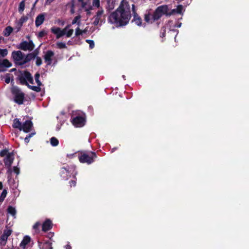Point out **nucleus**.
Instances as JSON below:
<instances>
[{"label": "nucleus", "mask_w": 249, "mask_h": 249, "mask_svg": "<svg viewBox=\"0 0 249 249\" xmlns=\"http://www.w3.org/2000/svg\"><path fill=\"white\" fill-rule=\"evenodd\" d=\"M131 18L130 6L126 0H123L117 9L109 17V20L116 26L126 25Z\"/></svg>", "instance_id": "nucleus-1"}, {"label": "nucleus", "mask_w": 249, "mask_h": 249, "mask_svg": "<svg viewBox=\"0 0 249 249\" xmlns=\"http://www.w3.org/2000/svg\"><path fill=\"white\" fill-rule=\"evenodd\" d=\"M168 8L167 5H162L158 7L153 15L154 20L159 19L163 15H167Z\"/></svg>", "instance_id": "nucleus-2"}, {"label": "nucleus", "mask_w": 249, "mask_h": 249, "mask_svg": "<svg viewBox=\"0 0 249 249\" xmlns=\"http://www.w3.org/2000/svg\"><path fill=\"white\" fill-rule=\"evenodd\" d=\"M12 93L14 95L15 101L18 104L23 103L24 95L18 88L13 87L11 89Z\"/></svg>", "instance_id": "nucleus-3"}, {"label": "nucleus", "mask_w": 249, "mask_h": 249, "mask_svg": "<svg viewBox=\"0 0 249 249\" xmlns=\"http://www.w3.org/2000/svg\"><path fill=\"white\" fill-rule=\"evenodd\" d=\"M12 57L15 62V63L18 65L24 64V55L20 51H14L12 53Z\"/></svg>", "instance_id": "nucleus-4"}, {"label": "nucleus", "mask_w": 249, "mask_h": 249, "mask_svg": "<svg viewBox=\"0 0 249 249\" xmlns=\"http://www.w3.org/2000/svg\"><path fill=\"white\" fill-rule=\"evenodd\" d=\"M70 25L67 26L64 29L61 30L60 28H52V32L56 35V38H59L63 36L65 34L67 30L70 27Z\"/></svg>", "instance_id": "nucleus-5"}, {"label": "nucleus", "mask_w": 249, "mask_h": 249, "mask_svg": "<svg viewBox=\"0 0 249 249\" xmlns=\"http://www.w3.org/2000/svg\"><path fill=\"white\" fill-rule=\"evenodd\" d=\"M34 45L32 41H24L20 44L19 48L24 51H32L34 49Z\"/></svg>", "instance_id": "nucleus-6"}, {"label": "nucleus", "mask_w": 249, "mask_h": 249, "mask_svg": "<svg viewBox=\"0 0 249 249\" xmlns=\"http://www.w3.org/2000/svg\"><path fill=\"white\" fill-rule=\"evenodd\" d=\"M79 2L81 3V7L84 8L85 11L89 14V11L92 9V6L90 5L89 0H78Z\"/></svg>", "instance_id": "nucleus-7"}, {"label": "nucleus", "mask_w": 249, "mask_h": 249, "mask_svg": "<svg viewBox=\"0 0 249 249\" xmlns=\"http://www.w3.org/2000/svg\"><path fill=\"white\" fill-rule=\"evenodd\" d=\"M85 119L82 117H77L73 120V124L77 127H81L84 124Z\"/></svg>", "instance_id": "nucleus-8"}, {"label": "nucleus", "mask_w": 249, "mask_h": 249, "mask_svg": "<svg viewBox=\"0 0 249 249\" xmlns=\"http://www.w3.org/2000/svg\"><path fill=\"white\" fill-rule=\"evenodd\" d=\"M104 11L103 10L98 11L96 15L94 16V21L93 24L94 25H97L99 24L100 22H101V17L103 14Z\"/></svg>", "instance_id": "nucleus-9"}, {"label": "nucleus", "mask_w": 249, "mask_h": 249, "mask_svg": "<svg viewBox=\"0 0 249 249\" xmlns=\"http://www.w3.org/2000/svg\"><path fill=\"white\" fill-rule=\"evenodd\" d=\"M13 153H8L7 155L6 158L4 159V163L8 167L11 166V165L13 161Z\"/></svg>", "instance_id": "nucleus-10"}, {"label": "nucleus", "mask_w": 249, "mask_h": 249, "mask_svg": "<svg viewBox=\"0 0 249 249\" xmlns=\"http://www.w3.org/2000/svg\"><path fill=\"white\" fill-rule=\"evenodd\" d=\"M54 55V53L53 52L51 51H48L46 52V54L44 55V58L45 61L47 62L48 65H50L52 62V57Z\"/></svg>", "instance_id": "nucleus-11"}, {"label": "nucleus", "mask_w": 249, "mask_h": 249, "mask_svg": "<svg viewBox=\"0 0 249 249\" xmlns=\"http://www.w3.org/2000/svg\"><path fill=\"white\" fill-rule=\"evenodd\" d=\"M11 66V63L7 59H3L0 62V71H4L5 68L9 67Z\"/></svg>", "instance_id": "nucleus-12"}, {"label": "nucleus", "mask_w": 249, "mask_h": 249, "mask_svg": "<svg viewBox=\"0 0 249 249\" xmlns=\"http://www.w3.org/2000/svg\"><path fill=\"white\" fill-rule=\"evenodd\" d=\"M79 160L82 162L90 163L93 161V158L86 154H83L79 158Z\"/></svg>", "instance_id": "nucleus-13"}, {"label": "nucleus", "mask_w": 249, "mask_h": 249, "mask_svg": "<svg viewBox=\"0 0 249 249\" xmlns=\"http://www.w3.org/2000/svg\"><path fill=\"white\" fill-rule=\"evenodd\" d=\"M32 125V123L31 121H27L23 124L22 129L25 132H28L30 131Z\"/></svg>", "instance_id": "nucleus-14"}, {"label": "nucleus", "mask_w": 249, "mask_h": 249, "mask_svg": "<svg viewBox=\"0 0 249 249\" xmlns=\"http://www.w3.org/2000/svg\"><path fill=\"white\" fill-rule=\"evenodd\" d=\"M37 53H32L24 56V61H23L24 64L30 61L31 60L35 58L37 55Z\"/></svg>", "instance_id": "nucleus-15"}, {"label": "nucleus", "mask_w": 249, "mask_h": 249, "mask_svg": "<svg viewBox=\"0 0 249 249\" xmlns=\"http://www.w3.org/2000/svg\"><path fill=\"white\" fill-rule=\"evenodd\" d=\"M182 9H183V7L182 5H178L176 9H173L171 11V12H169L168 11L167 16H170L171 15H173L176 13L181 14Z\"/></svg>", "instance_id": "nucleus-16"}, {"label": "nucleus", "mask_w": 249, "mask_h": 249, "mask_svg": "<svg viewBox=\"0 0 249 249\" xmlns=\"http://www.w3.org/2000/svg\"><path fill=\"white\" fill-rule=\"evenodd\" d=\"M45 19L44 14L39 15L36 19V25L37 27L40 26L42 24Z\"/></svg>", "instance_id": "nucleus-17"}, {"label": "nucleus", "mask_w": 249, "mask_h": 249, "mask_svg": "<svg viewBox=\"0 0 249 249\" xmlns=\"http://www.w3.org/2000/svg\"><path fill=\"white\" fill-rule=\"evenodd\" d=\"M52 227L51 221L50 220H46L42 225V230L44 231H46L49 230Z\"/></svg>", "instance_id": "nucleus-18"}, {"label": "nucleus", "mask_w": 249, "mask_h": 249, "mask_svg": "<svg viewBox=\"0 0 249 249\" xmlns=\"http://www.w3.org/2000/svg\"><path fill=\"white\" fill-rule=\"evenodd\" d=\"M134 5H132V11H133V13L134 14V21L135 22L136 24H137L138 25L140 26L141 25V18L138 17L136 14V11L135 10V9H134Z\"/></svg>", "instance_id": "nucleus-19"}, {"label": "nucleus", "mask_w": 249, "mask_h": 249, "mask_svg": "<svg viewBox=\"0 0 249 249\" xmlns=\"http://www.w3.org/2000/svg\"><path fill=\"white\" fill-rule=\"evenodd\" d=\"M30 238L29 236L24 237L23 240L20 244L21 247L25 248V246L30 242Z\"/></svg>", "instance_id": "nucleus-20"}, {"label": "nucleus", "mask_w": 249, "mask_h": 249, "mask_svg": "<svg viewBox=\"0 0 249 249\" xmlns=\"http://www.w3.org/2000/svg\"><path fill=\"white\" fill-rule=\"evenodd\" d=\"M13 29L11 26H7L3 32V35L5 36H8L12 32Z\"/></svg>", "instance_id": "nucleus-21"}, {"label": "nucleus", "mask_w": 249, "mask_h": 249, "mask_svg": "<svg viewBox=\"0 0 249 249\" xmlns=\"http://www.w3.org/2000/svg\"><path fill=\"white\" fill-rule=\"evenodd\" d=\"M13 127L14 128H18L20 130H22V125L21 123L18 119H15L14 121Z\"/></svg>", "instance_id": "nucleus-22"}, {"label": "nucleus", "mask_w": 249, "mask_h": 249, "mask_svg": "<svg viewBox=\"0 0 249 249\" xmlns=\"http://www.w3.org/2000/svg\"><path fill=\"white\" fill-rule=\"evenodd\" d=\"M26 81H28L30 83H33V79L32 77L31 76V74L28 72H25L24 73V77Z\"/></svg>", "instance_id": "nucleus-23"}, {"label": "nucleus", "mask_w": 249, "mask_h": 249, "mask_svg": "<svg viewBox=\"0 0 249 249\" xmlns=\"http://www.w3.org/2000/svg\"><path fill=\"white\" fill-rule=\"evenodd\" d=\"M87 31H88L87 29H85L84 30H81L79 29V28H77L76 29L75 35L76 36H78L82 35L83 33H84V34L86 33L87 32Z\"/></svg>", "instance_id": "nucleus-24"}, {"label": "nucleus", "mask_w": 249, "mask_h": 249, "mask_svg": "<svg viewBox=\"0 0 249 249\" xmlns=\"http://www.w3.org/2000/svg\"><path fill=\"white\" fill-rule=\"evenodd\" d=\"M7 211L9 213H11L13 216H15L16 213L15 209L12 206H9L8 207Z\"/></svg>", "instance_id": "nucleus-25"}, {"label": "nucleus", "mask_w": 249, "mask_h": 249, "mask_svg": "<svg viewBox=\"0 0 249 249\" xmlns=\"http://www.w3.org/2000/svg\"><path fill=\"white\" fill-rule=\"evenodd\" d=\"M7 195V191L4 189L2 191L0 196V202H2L6 197Z\"/></svg>", "instance_id": "nucleus-26"}, {"label": "nucleus", "mask_w": 249, "mask_h": 249, "mask_svg": "<svg viewBox=\"0 0 249 249\" xmlns=\"http://www.w3.org/2000/svg\"><path fill=\"white\" fill-rule=\"evenodd\" d=\"M51 144L53 146H56L58 144V141L54 137H53L51 139Z\"/></svg>", "instance_id": "nucleus-27"}, {"label": "nucleus", "mask_w": 249, "mask_h": 249, "mask_svg": "<svg viewBox=\"0 0 249 249\" xmlns=\"http://www.w3.org/2000/svg\"><path fill=\"white\" fill-rule=\"evenodd\" d=\"M28 87L32 90L36 92H39L41 90V88L39 87L40 86L38 85L37 86H32L28 85Z\"/></svg>", "instance_id": "nucleus-28"}, {"label": "nucleus", "mask_w": 249, "mask_h": 249, "mask_svg": "<svg viewBox=\"0 0 249 249\" xmlns=\"http://www.w3.org/2000/svg\"><path fill=\"white\" fill-rule=\"evenodd\" d=\"M24 7H25V1L22 0L19 4V11L22 12L24 9Z\"/></svg>", "instance_id": "nucleus-29"}, {"label": "nucleus", "mask_w": 249, "mask_h": 249, "mask_svg": "<svg viewBox=\"0 0 249 249\" xmlns=\"http://www.w3.org/2000/svg\"><path fill=\"white\" fill-rule=\"evenodd\" d=\"M8 53V51L7 49H0V54L2 56L4 57Z\"/></svg>", "instance_id": "nucleus-30"}, {"label": "nucleus", "mask_w": 249, "mask_h": 249, "mask_svg": "<svg viewBox=\"0 0 249 249\" xmlns=\"http://www.w3.org/2000/svg\"><path fill=\"white\" fill-rule=\"evenodd\" d=\"M39 74L36 73L35 75V80H36L37 85L39 86H40L41 85V83L39 80Z\"/></svg>", "instance_id": "nucleus-31"}, {"label": "nucleus", "mask_w": 249, "mask_h": 249, "mask_svg": "<svg viewBox=\"0 0 249 249\" xmlns=\"http://www.w3.org/2000/svg\"><path fill=\"white\" fill-rule=\"evenodd\" d=\"M92 5L94 6L99 7L100 6V0H93Z\"/></svg>", "instance_id": "nucleus-32"}, {"label": "nucleus", "mask_w": 249, "mask_h": 249, "mask_svg": "<svg viewBox=\"0 0 249 249\" xmlns=\"http://www.w3.org/2000/svg\"><path fill=\"white\" fill-rule=\"evenodd\" d=\"M20 81L22 84H25L28 86L29 85L27 83V81H26V80L25 79V78L24 77H20Z\"/></svg>", "instance_id": "nucleus-33"}, {"label": "nucleus", "mask_w": 249, "mask_h": 249, "mask_svg": "<svg viewBox=\"0 0 249 249\" xmlns=\"http://www.w3.org/2000/svg\"><path fill=\"white\" fill-rule=\"evenodd\" d=\"M9 153H8V150H6V149H4V150H2L0 153V155L1 156V157H4V156H7V155Z\"/></svg>", "instance_id": "nucleus-34"}, {"label": "nucleus", "mask_w": 249, "mask_h": 249, "mask_svg": "<svg viewBox=\"0 0 249 249\" xmlns=\"http://www.w3.org/2000/svg\"><path fill=\"white\" fill-rule=\"evenodd\" d=\"M12 233V231L10 230H5L4 231L3 234H4L6 237H8L11 235Z\"/></svg>", "instance_id": "nucleus-35"}, {"label": "nucleus", "mask_w": 249, "mask_h": 249, "mask_svg": "<svg viewBox=\"0 0 249 249\" xmlns=\"http://www.w3.org/2000/svg\"><path fill=\"white\" fill-rule=\"evenodd\" d=\"M86 41L89 44V46L91 48H93L94 46L93 41L91 40H87Z\"/></svg>", "instance_id": "nucleus-36"}, {"label": "nucleus", "mask_w": 249, "mask_h": 249, "mask_svg": "<svg viewBox=\"0 0 249 249\" xmlns=\"http://www.w3.org/2000/svg\"><path fill=\"white\" fill-rule=\"evenodd\" d=\"M42 63V60L40 57H36V64L37 66H39L41 65Z\"/></svg>", "instance_id": "nucleus-37"}, {"label": "nucleus", "mask_w": 249, "mask_h": 249, "mask_svg": "<svg viewBox=\"0 0 249 249\" xmlns=\"http://www.w3.org/2000/svg\"><path fill=\"white\" fill-rule=\"evenodd\" d=\"M57 46L60 48H65L66 47V44L62 42H59L57 43Z\"/></svg>", "instance_id": "nucleus-38"}, {"label": "nucleus", "mask_w": 249, "mask_h": 249, "mask_svg": "<svg viewBox=\"0 0 249 249\" xmlns=\"http://www.w3.org/2000/svg\"><path fill=\"white\" fill-rule=\"evenodd\" d=\"M0 239L1 240V242L3 241L4 242V244H5V242L7 239V237H6L4 234H3L1 236Z\"/></svg>", "instance_id": "nucleus-39"}, {"label": "nucleus", "mask_w": 249, "mask_h": 249, "mask_svg": "<svg viewBox=\"0 0 249 249\" xmlns=\"http://www.w3.org/2000/svg\"><path fill=\"white\" fill-rule=\"evenodd\" d=\"M73 29L69 30L66 34V36L67 37H70L72 34H73Z\"/></svg>", "instance_id": "nucleus-40"}, {"label": "nucleus", "mask_w": 249, "mask_h": 249, "mask_svg": "<svg viewBox=\"0 0 249 249\" xmlns=\"http://www.w3.org/2000/svg\"><path fill=\"white\" fill-rule=\"evenodd\" d=\"M10 81H11V79H10V77L9 76V74L6 75V77H5V82L7 84H8V83H10Z\"/></svg>", "instance_id": "nucleus-41"}, {"label": "nucleus", "mask_w": 249, "mask_h": 249, "mask_svg": "<svg viewBox=\"0 0 249 249\" xmlns=\"http://www.w3.org/2000/svg\"><path fill=\"white\" fill-rule=\"evenodd\" d=\"M46 34V33L44 31H42L38 33V36L39 37H42L44 36Z\"/></svg>", "instance_id": "nucleus-42"}, {"label": "nucleus", "mask_w": 249, "mask_h": 249, "mask_svg": "<svg viewBox=\"0 0 249 249\" xmlns=\"http://www.w3.org/2000/svg\"><path fill=\"white\" fill-rule=\"evenodd\" d=\"M80 17L78 16L74 18V19L72 21V24H74L76 23L77 21V20L80 18Z\"/></svg>", "instance_id": "nucleus-43"}, {"label": "nucleus", "mask_w": 249, "mask_h": 249, "mask_svg": "<svg viewBox=\"0 0 249 249\" xmlns=\"http://www.w3.org/2000/svg\"><path fill=\"white\" fill-rule=\"evenodd\" d=\"M150 19V16L149 15H145V20L146 22H149Z\"/></svg>", "instance_id": "nucleus-44"}, {"label": "nucleus", "mask_w": 249, "mask_h": 249, "mask_svg": "<svg viewBox=\"0 0 249 249\" xmlns=\"http://www.w3.org/2000/svg\"><path fill=\"white\" fill-rule=\"evenodd\" d=\"M14 171L17 174L19 173V169L17 167H14Z\"/></svg>", "instance_id": "nucleus-45"}, {"label": "nucleus", "mask_w": 249, "mask_h": 249, "mask_svg": "<svg viewBox=\"0 0 249 249\" xmlns=\"http://www.w3.org/2000/svg\"><path fill=\"white\" fill-rule=\"evenodd\" d=\"M3 185L2 183L0 181V190H1L2 189Z\"/></svg>", "instance_id": "nucleus-46"}, {"label": "nucleus", "mask_w": 249, "mask_h": 249, "mask_svg": "<svg viewBox=\"0 0 249 249\" xmlns=\"http://www.w3.org/2000/svg\"><path fill=\"white\" fill-rule=\"evenodd\" d=\"M38 224L36 223V224L34 226V228L35 229H36V228H37L38 227Z\"/></svg>", "instance_id": "nucleus-47"}, {"label": "nucleus", "mask_w": 249, "mask_h": 249, "mask_svg": "<svg viewBox=\"0 0 249 249\" xmlns=\"http://www.w3.org/2000/svg\"><path fill=\"white\" fill-rule=\"evenodd\" d=\"M71 12H72V13H73V12H74V11H73V8H72V9H71Z\"/></svg>", "instance_id": "nucleus-48"}, {"label": "nucleus", "mask_w": 249, "mask_h": 249, "mask_svg": "<svg viewBox=\"0 0 249 249\" xmlns=\"http://www.w3.org/2000/svg\"><path fill=\"white\" fill-rule=\"evenodd\" d=\"M73 7H74V4H73V3H72V8H73Z\"/></svg>", "instance_id": "nucleus-49"}, {"label": "nucleus", "mask_w": 249, "mask_h": 249, "mask_svg": "<svg viewBox=\"0 0 249 249\" xmlns=\"http://www.w3.org/2000/svg\"><path fill=\"white\" fill-rule=\"evenodd\" d=\"M25 141H28V138H26L25 139Z\"/></svg>", "instance_id": "nucleus-50"}, {"label": "nucleus", "mask_w": 249, "mask_h": 249, "mask_svg": "<svg viewBox=\"0 0 249 249\" xmlns=\"http://www.w3.org/2000/svg\"><path fill=\"white\" fill-rule=\"evenodd\" d=\"M92 154L94 155V156L95 157V154L94 153H92Z\"/></svg>", "instance_id": "nucleus-51"}, {"label": "nucleus", "mask_w": 249, "mask_h": 249, "mask_svg": "<svg viewBox=\"0 0 249 249\" xmlns=\"http://www.w3.org/2000/svg\"><path fill=\"white\" fill-rule=\"evenodd\" d=\"M37 1H38V0H36V1L35 4L37 2Z\"/></svg>", "instance_id": "nucleus-52"}, {"label": "nucleus", "mask_w": 249, "mask_h": 249, "mask_svg": "<svg viewBox=\"0 0 249 249\" xmlns=\"http://www.w3.org/2000/svg\"><path fill=\"white\" fill-rule=\"evenodd\" d=\"M77 23H78V25H79L80 22H79V21H78V22H77Z\"/></svg>", "instance_id": "nucleus-53"}]
</instances>
